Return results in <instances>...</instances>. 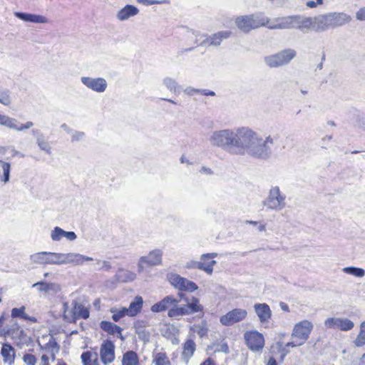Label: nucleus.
I'll use <instances>...</instances> for the list:
<instances>
[{"label":"nucleus","mask_w":365,"mask_h":365,"mask_svg":"<svg viewBox=\"0 0 365 365\" xmlns=\"http://www.w3.org/2000/svg\"><path fill=\"white\" fill-rule=\"evenodd\" d=\"M81 81L86 88L96 93H103L108 87L107 81L104 78L82 76Z\"/></svg>","instance_id":"14"},{"label":"nucleus","mask_w":365,"mask_h":365,"mask_svg":"<svg viewBox=\"0 0 365 365\" xmlns=\"http://www.w3.org/2000/svg\"><path fill=\"white\" fill-rule=\"evenodd\" d=\"M11 165L0 160V181L6 184L10 180Z\"/></svg>","instance_id":"32"},{"label":"nucleus","mask_w":365,"mask_h":365,"mask_svg":"<svg viewBox=\"0 0 365 365\" xmlns=\"http://www.w3.org/2000/svg\"><path fill=\"white\" fill-rule=\"evenodd\" d=\"M200 173L205 175H212L213 174V171L211 170V168L205 166H203L200 168Z\"/></svg>","instance_id":"57"},{"label":"nucleus","mask_w":365,"mask_h":365,"mask_svg":"<svg viewBox=\"0 0 365 365\" xmlns=\"http://www.w3.org/2000/svg\"><path fill=\"white\" fill-rule=\"evenodd\" d=\"M41 365H49L48 364V356L46 354H43L41 356Z\"/></svg>","instance_id":"61"},{"label":"nucleus","mask_w":365,"mask_h":365,"mask_svg":"<svg viewBox=\"0 0 365 365\" xmlns=\"http://www.w3.org/2000/svg\"><path fill=\"white\" fill-rule=\"evenodd\" d=\"M163 83L170 92L175 94L180 93L181 88L175 79L166 77L163 80Z\"/></svg>","instance_id":"38"},{"label":"nucleus","mask_w":365,"mask_h":365,"mask_svg":"<svg viewBox=\"0 0 365 365\" xmlns=\"http://www.w3.org/2000/svg\"><path fill=\"white\" fill-rule=\"evenodd\" d=\"M163 250L155 249L148 255L142 256L138 263V272H143L148 267H155L162 264Z\"/></svg>","instance_id":"7"},{"label":"nucleus","mask_w":365,"mask_h":365,"mask_svg":"<svg viewBox=\"0 0 365 365\" xmlns=\"http://www.w3.org/2000/svg\"><path fill=\"white\" fill-rule=\"evenodd\" d=\"M84 365H98V354L96 352L86 351L81 354Z\"/></svg>","instance_id":"36"},{"label":"nucleus","mask_w":365,"mask_h":365,"mask_svg":"<svg viewBox=\"0 0 365 365\" xmlns=\"http://www.w3.org/2000/svg\"><path fill=\"white\" fill-rule=\"evenodd\" d=\"M180 302V299H175L173 296H167L159 302L154 304L151 307V311L153 312H164Z\"/></svg>","instance_id":"20"},{"label":"nucleus","mask_w":365,"mask_h":365,"mask_svg":"<svg viewBox=\"0 0 365 365\" xmlns=\"http://www.w3.org/2000/svg\"><path fill=\"white\" fill-rule=\"evenodd\" d=\"M153 363L155 365H170V360L168 359L165 353L159 352L154 356Z\"/></svg>","instance_id":"44"},{"label":"nucleus","mask_w":365,"mask_h":365,"mask_svg":"<svg viewBox=\"0 0 365 365\" xmlns=\"http://www.w3.org/2000/svg\"><path fill=\"white\" fill-rule=\"evenodd\" d=\"M61 128L62 129H63L65 131H66L68 133H70L72 132V129L71 128H69L66 123H63L61 125Z\"/></svg>","instance_id":"62"},{"label":"nucleus","mask_w":365,"mask_h":365,"mask_svg":"<svg viewBox=\"0 0 365 365\" xmlns=\"http://www.w3.org/2000/svg\"><path fill=\"white\" fill-rule=\"evenodd\" d=\"M184 93L190 96H192L195 94H200L202 96H214L215 95V93L212 91H209L207 89H197L194 88L192 87H187L185 89H184Z\"/></svg>","instance_id":"41"},{"label":"nucleus","mask_w":365,"mask_h":365,"mask_svg":"<svg viewBox=\"0 0 365 365\" xmlns=\"http://www.w3.org/2000/svg\"><path fill=\"white\" fill-rule=\"evenodd\" d=\"M139 13L137 7L128 4L116 13V18L120 21L128 20L130 17L136 16Z\"/></svg>","instance_id":"22"},{"label":"nucleus","mask_w":365,"mask_h":365,"mask_svg":"<svg viewBox=\"0 0 365 365\" xmlns=\"http://www.w3.org/2000/svg\"><path fill=\"white\" fill-rule=\"evenodd\" d=\"M14 16L18 19L38 24H45L48 22L46 17L34 14L23 13V12H14Z\"/></svg>","instance_id":"24"},{"label":"nucleus","mask_w":365,"mask_h":365,"mask_svg":"<svg viewBox=\"0 0 365 365\" xmlns=\"http://www.w3.org/2000/svg\"><path fill=\"white\" fill-rule=\"evenodd\" d=\"M143 304V298L140 296L135 297L134 300L130 302L127 310L128 312L129 317L136 316L142 309Z\"/></svg>","instance_id":"29"},{"label":"nucleus","mask_w":365,"mask_h":365,"mask_svg":"<svg viewBox=\"0 0 365 365\" xmlns=\"http://www.w3.org/2000/svg\"><path fill=\"white\" fill-rule=\"evenodd\" d=\"M180 300L183 299L186 304L185 307L187 309L188 314L202 312L203 307L200 304V301L197 298L192 297L191 299L185 298L183 294H179Z\"/></svg>","instance_id":"23"},{"label":"nucleus","mask_w":365,"mask_h":365,"mask_svg":"<svg viewBox=\"0 0 365 365\" xmlns=\"http://www.w3.org/2000/svg\"><path fill=\"white\" fill-rule=\"evenodd\" d=\"M323 4V3H318V0H317L316 1H307L306 2V6L309 8H315L317 7L318 5H322Z\"/></svg>","instance_id":"59"},{"label":"nucleus","mask_w":365,"mask_h":365,"mask_svg":"<svg viewBox=\"0 0 365 365\" xmlns=\"http://www.w3.org/2000/svg\"><path fill=\"white\" fill-rule=\"evenodd\" d=\"M313 327L312 323L308 320H303L297 323L291 334L292 338L295 340L290 341L289 345H292V348L303 345L309 339Z\"/></svg>","instance_id":"4"},{"label":"nucleus","mask_w":365,"mask_h":365,"mask_svg":"<svg viewBox=\"0 0 365 365\" xmlns=\"http://www.w3.org/2000/svg\"><path fill=\"white\" fill-rule=\"evenodd\" d=\"M356 18L359 21H365V7H362L357 11Z\"/></svg>","instance_id":"55"},{"label":"nucleus","mask_w":365,"mask_h":365,"mask_svg":"<svg viewBox=\"0 0 365 365\" xmlns=\"http://www.w3.org/2000/svg\"><path fill=\"white\" fill-rule=\"evenodd\" d=\"M32 135L36 138V143L41 150L45 151L47 154L51 153V148L47 140L45 139L44 135L38 129H33Z\"/></svg>","instance_id":"25"},{"label":"nucleus","mask_w":365,"mask_h":365,"mask_svg":"<svg viewBox=\"0 0 365 365\" xmlns=\"http://www.w3.org/2000/svg\"><path fill=\"white\" fill-rule=\"evenodd\" d=\"M73 308L68 311V303H63L64 318L69 322H76L78 319H87L89 317V311L77 301L72 302Z\"/></svg>","instance_id":"8"},{"label":"nucleus","mask_w":365,"mask_h":365,"mask_svg":"<svg viewBox=\"0 0 365 365\" xmlns=\"http://www.w3.org/2000/svg\"><path fill=\"white\" fill-rule=\"evenodd\" d=\"M266 26L269 29H294V16L275 18Z\"/></svg>","instance_id":"17"},{"label":"nucleus","mask_w":365,"mask_h":365,"mask_svg":"<svg viewBox=\"0 0 365 365\" xmlns=\"http://www.w3.org/2000/svg\"><path fill=\"white\" fill-rule=\"evenodd\" d=\"M137 1L145 6H151L153 4H158L162 3V1L159 0H137Z\"/></svg>","instance_id":"54"},{"label":"nucleus","mask_w":365,"mask_h":365,"mask_svg":"<svg viewBox=\"0 0 365 365\" xmlns=\"http://www.w3.org/2000/svg\"><path fill=\"white\" fill-rule=\"evenodd\" d=\"M324 326L327 329H339L343 331H348L354 328V324L347 318L329 317L324 321Z\"/></svg>","instance_id":"12"},{"label":"nucleus","mask_w":365,"mask_h":365,"mask_svg":"<svg viewBox=\"0 0 365 365\" xmlns=\"http://www.w3.org/2000/svg\"><path fill=\"white\" fill-rule=\"evenodd\" d=\"M116 279L120 282H128L136 278V274L127 269H120L115 274Z\"/></svg>","instance_id":"34"},{"label":"nucleus","mask_w":365,"mask_h":365,"mask_svg":"<svg viewBox=\"0 0 365 365\" xmlns=\"http://www.w3.org/2000/svg\"><path fill=\"white\" fill-rule=\"evenodd\" d=\"M345 274L353 275L356 277H363L365 276V270L362 268L356 267H346L342 269Z\"/></svg>","instance_id":"43"},{"label":"nucleus","mask_w":365,"mask_h":365,"mask_svg":"<svg viewBox=\"0 0 365 365\" xmlns=\"http://www.w3.org/2000/svg\"><path fill=\"white\" fill-rule=\"evenodd\" d=\"M11 122L13 121L9 119V116L0 114V125L6 127H14L11 123Z\"/></svg>","instance_id":"50"},{"label":"nucleus","mask_w":365,"mask_h":365,"mask_svg":"<svg viewBox=\"0 0 365 365\" xmlns=\"http://www.w3.org/2000/svg\"><path fill=\"white\" fill-rule=\"evenodd\" d=\"M9 119L11 120L13 122L11 123L14 127H9V128L16 130L18 131H21L25 129H27L24 124H21L20 126H18L19 122L15 119L9 117Z\"/></svg>","instance_id":"51"},{"label":"nucleus","mask_w":365,"mask_h":365,"mask_svg":"<svg viewBox=\"0 0 365 365\" xmlns=\"http://www.w3.org/2000/svg\"><path fill=\"white\" fill-rule=\"evenodd\" d=\"M23 361L27 365H36V358L33 354H26L23 356Z\"/></svg>","instance_id":"48"},{"label":"nucleus","mask_w":365,"mask_h":365,"mask_svg":"<svg viewBox=\"0 0 365 365\" xmlns=\"http://www.w3.org/2000/svg\"><path fill=\"white\" fill-rule=\"evenodd\" d=\"M93 259L90 257L84 256L79 253L60 252V265L66 264H72L73 265H81L85 261H92Z\"/></svg>","instance_id":"15"},{"label":"nucleus","mask_w":365,"mask_h":365,"mask_svg":"<svg viewBox=\"0 0 365 365\" xmlns=\"http://www.w3.org/2000/svg\"><path fill=\"white\" fill-rule=\"evenodd\" d=\"M351 21V17L344 13H330L314 18V31H324L330 28L341 26Z\"/></svg>","instance_id":"2"},{"label":"nucleus","mask_w":365,"mask_h":365,"mask_svg":"<svg viewBox=\"0 0 365 365\" xmlns=\"http://www.w3.org/2000/svg\"><path fill=\"white\" fill-rule=\"evenodd\" d=\"M168 278L171 285L179 290L192 292L198 288L195 282L175 273L168 274Z\"/></svg>","instance_id":"11"},{"label":"nucleus","mask_w":365,"mask_h":365,"mask_svg":"<svg viewBox=\"0 0 365 365\" xmlns=\"http://www.w3.org/2000/svg\"><path fill=\"white\" fill-rule=\"evenodd\" d=\"M110 312L113 314L112 319L115 322H118L120 319H122L125 316H128V312L126 307L111 308Z\"/></svg>","instance_id":"42"},{"label":"nucleus","mask_w":365,"mask_h":365,"mask_svg":"<svg viewBox=\"0 0 365 365\" xmlns=\"http://www.w3.org/2000/svg\"><path fill=\"white\" fill-rule=\"evenodd\" d=\"M185 267L187 269H198L203 271H210L209 267H205L200 264V261L191 260L186 263Z\"/></svg>","instance_id":"46"},{"label":"nucleus","mask_w":365,"mask_h":365,"mask_svg":"<svg viewBox=\"0 0 365 365\" xmlns=\"http://www.w3.org/2000/svg\"><path fill=\"white\" fill-rule=\"evenodd\" d=\"M354 344L356 346H362L365 344V334L359 331L358 336H356Z\"/></svg>","instance_id":"49"},{"label":"nucleus","mask_w":365,"mask_h":365,"mask_svg":"<svg viewBox=\"0 0 365 365\" xmlns=\"http://www.w3.org/2000/svg\"><path fill=\"white\" fill-rule=\"evenodd\" d=\"M276 140V137L271 135L263 138L260 133L248 127L215 130L209 137V142L212 146L223 148L233 154L247 153L261 159L269 158L271 148Z\"/></svg>","instance_id":"1"},{"label":"nucleus","mask_w":365,"mask_h":365,"mask_svg":"<svg viewBox=\"0 0 365 365\" xmlns=\"http://www.w3.org/2000/svg\"><path fill=\"white\" fill-rule=\"evenodd\" d=\"M168 315L170 318L178 319L180 317L189 314L185 304L178 306L177 304H175L169 309Z\"/></svg>","instance_id":"33"},{"label":"nucleus","mask_w":365,"mask_h":365,"mask_svg":"<svg viewBox=\"0 0 365 365\" xmlns=\"http://www.w3.org/2000/svg\"><path fill=\"white\" fill-rule=\"evenodd\" d=\"M65 237L68 241H74L77 238L76 234L73 232H67L59 227H55L51 232V238L54 242L60 241Z\"/></svg>","instance_id":"21"},{"label":"nucleus","mask_w":365,"mask_h":365,"mask_svg":"<svg viewBox=\"0 0 365 365\" xmlns=\"http://www.w3.org/2000/svg\"><path fill=\"white\" fill-rule=\"evenodd\" d=\"M101 327L104 331L108 332L109 334H118L121 335L122 329L119 326L110 322H102Z\"/></svg>","instance_id":"40"},{"label":"nucleus","mask_w":365,"mask_h":365,"mask_svg":"<svg viewBox=\"0 0 365 365\" xmlns=\"http://www.w3.org/2000/svg\"><path fill=\"white\" fill-rule=\"evenodd\" d=\"M254 307L261 322H265L271 317L272 312L267 304H256Z\"/></svg>","instance_id":"26"},{"label":"nucleus","mask_w":365,"mask_h":365,"mask_svg":"<svg viewBox=\"0 0 365 365\" xmlns=\"http://www.w3.org/2000/svg\"><path fill=\"white\" fill-rule=\"evenodd\" d=\"M244 338L250 350L255 352L262 351L264 346V339L262 334L256 330L248 331L244 334Z\"/></svg>","instance_id":"10"},{"label":"nucleus","mask_w":365,"mask_h":365,"mask_svg":"<svg viewBox=\"0 0 365 365\" xmlns=\"http://www.w3.org/2000/svg\"><path fill=\"white\" fill-rule=\"evenodd\" d=\"M31 261L34 264L42 265H60V252H41L31 255Z\"/></svg>","instance_id":"9"},{"label":"nucleus","mask_w":365,"mask_h":365,"mask_svg":"<svg viewBox=\"0 0 365 365\" xmlns=\"http://www.w3.org/2000/svg\"><path fill=\"white\" fill-rule=\"evenodd\" d=\"M200 365H216L214 360L210 358L207 359L205 361H203Z\"/></svg>","instance_id":"60"},{"label":"nucleus","mask_w":365,"mask_h":365,"mask_svg":"<svg viewBox=\"0 0 365 365\" xmlns=\"http://www.w3.org/2000/svg\"><path fill=\"white\" fill-rule=\"evenodd\" d=\"M25 307H21L20 308H13L11 309V317L12 318H19L22 319L29 322H35L36 320L35 317H29L26 312H25Z\"/></svg>","instance_id":"35"},{"label":"nucleus","mask_w":365,"mask_h":365,"mask_svg":"<svg viewBox=\"0 0 365 365\" xmlns=\"http://www.w3.org/2000/svg\"><path fill=\"white\" fill-rule=\"evenodd\" d=\"M359 365H365V354L362 355L359 361Z\"/></svg>","instance_id":"64"},{"label":"nucleus","mask_w":365,"mask_h":365,"mask_svg":"<svg viewBox=\"0 0 365 365\" xmlns=\"http://www.w3.org/2000/svg\"><path fill=\"white\" fill-rule=\"evenodd\" d=\"M0 103L4 106H9L11 103L9 90L1 87H0Z\"/></svg>","instance_id":"45"},{"label":"nucleus","mask_w":365,"mask_h":365,"mask_svg":"<svg viewBox=\"0 0 365 365\" xmlns=\"http://www.w3.org/2000/svg\"><path fill=\"white\" fill-rule=\"evenodd\" d=\"M263 204L267 210L280 211L285 207V195L281 192L279 187H273Z\"/></svg>","instance_id":"6"},{"label":"nucleus","mask_w":365,"mask_h":365,"mask_svg":"<svg viewBox=\"0 0 365 365\" xmlns=\"http://www.w3.org/2000/svg\"><path fill=\"white\" fill-rule=\"evenodd\" d=\"M71 142H79L81 141L85 137V133L82 131L72 130L71 133Z\"/></svg>","instance_id":"47"},{"label":"nucleus","mask_w":365,"mask_h":365,"mask_svg":"<svg viewBox=\"0 0 365 365\" xmlns=\"http://www.w3.org/2000/svg\"><path fill=\"white\" fill-rule=\"evenodd\" d=\"M290 342L287 343L280 350L281 352V358L283 359L289 352V348L292 347V345H289Z\"/></svg>","instance_id":"53"},{"label":"nucleus","mask_w":365,"mask_h":365,"mask_svg":"<svg viewBox=\"0 0 365 365\" xmlns=\"http://www.w3.org/2000/svg\"><path fill=\"white\" fill-rule=\"evenodd\" d=\"M297 56L294 49H284L275 54L267 56L264 58L266 65L270 68H278L287 65Z\"/></svg>","instance_id":"5"},{"label":"nucleus","mask_w":365,"mask_h":365,"mask_svg":"<svg viewBox=\"0 0 365 365\" xmlns=\"http://www.w3.org/2000/svg\"><path fill=\"white\" fill-rule=\"evenodd\" d=\"M96 264L98 266V269L109 270L111 268L110 263L107 261L97 259Z\"/></svg>","instance_id":"52"},{"label":"nucleus","mask_w":365,"mask_h":365,"mask_svg":"<svg viewBox=\"0 0 365 365\" xmlns=\"http://www.w3.org/2000/svg\"><path fill=\"white\" fill-rule=\"evenodd\" d=\"M357 125L359 127L365 129V115H361L358 117Z\"/></svg>","instance_id":"58"},{"label":"nucleus","mask_w":365,"mask_h":365,"mask_svg":"<svg viewBox=\"0 0 365 365\" xmlns=\"http://www.w3.org/2000/svg\"><path fill=\"white\" fill-rule=\"evenodd\" d=\"M196 332L200 337H203L207 334V329L205 325L199 326L197 327Z\"/></svg>","instance_id":"56"},{"label":"nucleus","mask_w":365,"mask_h":365,"mask_svg":"<svg viewBox=\"0 0 365 365\" xmlns=\"http://www.w3.org/2000/svg\"><path fill=\"white\" fill-rule=\"evenodd\" d=\"M39 345L41 346V349L51 353L53 358H54V352L58 351V346L51 336L48 337V341L43 346L41 345V344H39Z\"/></svg>","instance_id":"39"},{"label":"nucleus","mask_w":365,"mask_h":365,"mask_svg":"<svg viewBox=\"0 0 365 365\" xmlns=\"http://www.w3.org/2000/svg\"><path fill=\"white\" fill-rule=\"evenodd\" d=\"M5 364L11 365L14 362L15 349L9 344H4L1 351Z\"/></svg>","instance_id":"28"},{"label":"nucleus","mask_w":365,"mask_h":365,"mask_svg":"<svg viewBox=\"0 0 365 365\" xmlns=\"http://www.w3.org/2000/svg\"><path fill=\"white\" fill-rule=\"evenodd\" d=\"M100 356L102 362L105 364L112 363L115 359V346L109 340L104 341L101 346Z\"/></svg>","instance_id":"16"},{"label":"nucleus","mask_w":365,"mask_h":365,"mask_svg":"<svg viewBox=\"0 0 365 365\" xmlns=\"http://www.w3.org/2000/svg\"><path fill=\"white\" fill-rule=\"evenodd\" d=\"M34 287H37L39 292L46 293H57L61 290V287L56 283H47L45 282H38L33 284Z\"/></svg>","instance_id":"27"},{"label":"nucleus","mask_w":365,"mask_h":365,"mask_svg":"<svg viewBox=\"0 0 365 365\" xmlns=\"http://www.w3.org/2000/svg\"><path fill=\"white\" fill-rule=\"evenodd\" d=\"M230 35L231 31H219L216 34H214L207 37L205 40L202 41L200 45L203 46H218L220 45L223 39L228 38L230 36Z\"/></svg>","instance_id":"18"},{"label":"nucleus","mask_w":365,"mask_h":365,"mask_svg":"<svg viewBox=\"0 0 365 365\" xmlns=\"http://www.w3.org/2000/svg\"><path fill=\"white\" fill-rule=\"evenodd\" d=\"M247 316V312L244 309L236 308L220 318V323L224 326H232L244 320Z\"/></svg>","instance_id":"13"},{"label":"nucleus","mask_w":365,"mask_h":365,"mask_svg":"<svg viewBox=\"0 0 365 365\" xmlns=\"http://www.w3.org/2000/svg\"><path fill=\"white\" fill-rule=\"evenodd\" d=\"M122 365H138V357L133 351H127L123 354Z\"/></svg>","instance_id":"37"},{"label":"nucleus","mask_w":365,"mask_h":365,"mask_svg":"<svg viewBox=\"0 0 365 365\" xmlns=\"http://www.w3.org/2000/svg\"><path fill=\"white\" fill-rule=\"evenodd\" d=\"M277 361L274 358L270 357L267 361V365H277Z\"/></svg>","instance_id":"63"},{"label":"nucleus","mask_w":365,"mask_h":365,"mask_svg":"<svg viewBox=\"0 0 365 365\" xmlns=\"http://www.w3.org/2000/svg\"><path fill=\"white\" fill-rule=\"evenodd\" d=\"M196 349V344L192 339H187L183 344L182 357L185 360L188 361L193 355Z\"/></svg>","instance_id":"31"},{"label":"nucleus","mask_w":365,"mask_h":365,"mask_svg":"<svg viewBox=\"0 0 365 365\" xmlns=\"http://www.w3.org/2000/svg\"><path fill=\"white\" fill-rule=\"evenodd\" d=\"M217 255L215 252L203 254L201 255L200 264H202L203 267H209L210 269V271H205L208 274H212V273L213 272V266L216 264L215 260H210V259L216 257Z\"/></svg>","instance_id":"30"},{"label":"nucleus","mask_w":365,"mask_h":365,"mask_svg":"<svg viewBox=\"0 0 365 365\" xmlns=\"http://www.w3.org/2000/svg\"><path fill=\"white\" fill-rule=\"evenodd\" d=\"M294 29H297L304 33L314 30V18L294 16Z\"/></svg>","instance_id":"19"},{"label":"nucleus","mask_w":365,"mask_h":365,"mask_svg":"<svg viewBox=\"0 0 365 365\" xmlns=\"http://www.w3.org/2000/svg\"><path fill=\"white\" fill-rule=\"evenodd\" d=\"M269 23V19L259 15L240 16L235 19L238 29L247 33L252 29L265 26Z\"/></svg>","instance_id":"3"}]
</instances>
